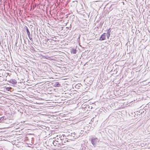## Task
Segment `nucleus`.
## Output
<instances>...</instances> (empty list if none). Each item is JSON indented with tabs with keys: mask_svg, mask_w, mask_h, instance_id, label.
I'll return each mask as SVG.
<instances>
[{
	"mask_svg": "<svg viewBox=\"0 0 150 150\" xmlns=\"http://www.w3.org/2000/svg\"><path fill=\"white\" fill-rule=\"evenodd\" d=\"M99 140L97 138L94 137L92 138L91 142L93 146H95L96 144L99 142Z\"/></svg>",
	"mask_w": 150,
	"mask_h": 150,
	"instance_id": "obj_1",
	"label": "nucleus"
},
{
	"mask_svg": "<svg viewBox=\"0 0 150 150\" xmlns=\"http://www.w3.org/2000/svg\"><path fill=\"white\" fill-rule=\"evenodd\" d=\"M106 33H104L103 34H102L99 39V40L100 41H103L104 40L106 39Z\"/></svg>",
	"mask_w": 150,
	"mask_h": 150,
	"instance_id": "obj_2",
	"label": "nucleus"
},
{
	"mask_svg": "<svg viewBox=\"0 0 150 150\" xmlns=\"http://www.w3.org/2000/svg\"><path fill=\"white\" fill-rule=\"evenodd\" d=\"M7 119L6 117L5 116H2L0 117V123L5 122V120Z\"/></svg>",
	"mask_w": 150,
	"mask_h": 150,
	"instance_id": "obj_3",
	"label": "nucleus"
},
{
	"mask_svg": "<svg viewBox=\"0 0 150 150\" xmlns=\"http://www.w3.org/2000/svg\"><path fill=\"white\" fill-rule=\"evenodd\" d=\"M9 82V83H12L13 84H16L17 83L15 79H10Z\"/></svg>",
	"mask_w": 150,
	"mask_h": 150,
	"instance_id": "obj_4",
	"label": "nucleus"
},
{
	"mask_svg": "<svg viewBox=\"0 0 150 150\" xmlns=\"http://www.w3.org/2000/svg\"><path fill=\"white\" fill-rule=\"evenodd\" d=\"M52 84L53 86L55 87H59L60 85V84L58 82H56L54 83H52Z\"/></svg>",
	"mask_w": 150,
	"mask_h": 150,
	"instance_id": "obj_5",
	"label": "nucleus"
},
{
	"mask_svg": "<svg viewBox=\"0 0 150 150\" xmlns=\"http://www.w3.org/2000/svg\"><path fill=\"white\" fill-rule=\"evenodd\" d=\"M77 51L74 48H72L71 50V52L73 54H76Z\"/></svg>",
	"mask_w": 150,
	"mask_h": 150,
	"instance_id": "obj_6",
	"label": "nucleus"
},
{
	"mask_svg": "<svg viewBox=\"0 0 150 150\" xmlns=\"http://www.w3.org/2000/svg\"><path fill=\"white\" fill-rule=\"evenodd\" d=\"M82 86V85L81 84H76L75 86V87L76 88H79L80 87H81Z\"/></svg>",
	"mask_w": 150,
	"mask_h": 150,
	"instance_id": "obj_7",
	"label": "nucleus"
},
{
	"mask_svg": "<svg viewBox=\"0 0 150 150\" xmlns=\"http://www.w3.org/2000/svg\"><path fill=\"white\" fill-rule=\"evenodd\" d=\"M103 23L102 22H100L99 24V25L98 26L97 28H101L103 25Z\"/></svg>",
	"mask_w": 150,
	"mask_h": 150,
	"instance_id": "obj_8",
	"label": "nucleus"
},
{
	"mask_svg": "<svg viewBox=\"0 0 150 150\" xmlns=\"http://www.w3.org/2000/svg\"><path fill=\"white\" fill-rule=\"evenodd\" d=\"M111 29L110 28L108 30L106 34H109V35H110V33L111 32Z\"/></svg>",
	"mask_w": 150,
	"mask_h": 150,
	"instance_id": "obj_9",
	"label": "nucleus"
},
{
	"mask_svg": "<svg viewBox=\"0 0 150 150\" xmlns=\"http://www.w3.org/2000/svg\"><path fill=\"white\" fill-rule=\"evenodd\" d=\"M85 108L87 109L88 108L89 109H91L92 108V107L89 106V105H86V106L85 107Z\"/></svg>",
	"mask_w": 150,
	"mask_h": 150,
	"instance_id": "obj_10",
	"label": "nucleus"
},
{
	"mask_svg": "<svg viewBox=\"0 0 150 150\" xmlns=\"http://www.w3.org/2000/svg\"><path fill=\"white\" fill-rule=\"evenodd\" d=\"M24 28L26 30L27 32L29 31L28 28L26 25L24 27Z\"/></svg>",
	"mask_w": 150,
	"mask_h": 150,
	"instance_id": "obj_11",
	"label": "nucleus"
},
{
	"mask_svg": "<svg viewBox=\"0 0 150 150\" xmlns=\"http://www.w3.org/2000/svg\"><path fill=\"white\" fill-rule=\"evenodd\" d=\"M51 39H52V40L54 41L55 42L56 41V38L55 37H52Z\"/></svg>",
	"mask_w": 150,
	"mask_h": 150,
	"instance_id": "obj_12",
	"label": "nucleus"
},
{
	"mask_svg": "<svg viewBox=\"0 0 150 150\" xmlns=\"http://www.w3.org/2000/svg\"><path fill=\"white\" fill-rule=\"evenodd\" d=\"M76 135L74 133H72L71 134V136L73 137H75Z\"/></svg>",
	"mask_w": 150,
	"mask_h": 150,
	"instance_id": "obj_13",
	"label": "nucleus"
},
{
	"mask_svg": "<svg viewBox=\"0 0 150 150\" xmlns=\"http://www.w3.org/2000/svg\"><path fill=\"white\" fill-rule=\"evenodd\" d=\"M27 33V34L28 36L29 37V38H30V31H29Z\"/></svg>",
	"mask_w": 150,
	"mask_h": 150,
	"instance_id": "obj_14",
	"label": "nucleus"
},
{
	"mask_svg": "<svg viewBox=\"0 0 150 150\" xmlns=\"http://www.w3.org/2000/svg\"><path fill=\"white\" fill-rule=\"evenodd\" d=\"M49 40H52V39H51V38H50V39L47 38V39L45 41V42H48Z\"/></svg>",
	"mask_w": 150,
	"mask_h": 150,
	"instance_id": "obj_15",
	"label": "nucleus"
},
{
	"mask_svg": "<svg viewBox=\"0 0 150 150\" xmlns=\"http://www.w3.org/2000/svg\"><path fill=\"white\" fill-rule=\"evenodd\" d=\"M110 35H109V34H107V38L108 39L110 37Z\"/></svg>",
	"mask_w": 150,
	"mask_h": 150,
	"instance_id": "obj_16",
	"label": "nucleus"
},
{
	"mask_svg": "<svg viewBox=\"0 0 150 150\" xmlns=\"http://www.w3.org/2000/svg\"><path fill=\"white\" fill-rule=\"evenodd\" d=\"M52 40H49V41L50 42H51L52 41Z\"/></svg>",
	"mask_w": 150,
	"mask_h": 150,
	"instance_id": "obj_17",
	"label": "nucleus"
},
{
	"mask_svg": "<svg viewBox=\"0 0 150 150\" xmlns=\"http://www.w3.org/2000/svg\"><path fill=\"white\" fill-rule=\"evenodd\" d=\"M29 38L30 39V40H32V38H30H30Z\"/></svg>",
	"mask_w": 150,
	"mask_h": 150,
	"instance_id": "obj_18",
	"label": "nucleus"
},
{
	"mask_svg": "<svg viewBox=\"0 0 150 150\" xmlns=\"http://www.w3.org/2000/svg\"><path fill=\"white\" fill-rule=\"evenodd\" d=\"M149 15L147 17L148 18H149Z\"/></svg>",
	"mask_w": 150,
	"mask_h": 150,
	"instance_id": "obj_19",
	"label": "nucleus"
},
{
	"mask_svg": "<svg viewBox=\"0 0 150 150\" xmlns=\"http://www.w3.org/2000/svg\"><path fill=\"white\" fill-rule=\"evenodd\" d=\"M110 132H112V131H111V130H110Z\"/></svg>",
	"mask_w": 150,
	"mask_h": 150,
	"instance_id": "obj_20",
	"label": "nucleus"
},
{
	"mask_svg": "<svg viewBox=\"0 0 150 150\" xmlns=\"http://www.w3.org/2000/svg\"><path fill=\"white\" fill-rule=\"evenodd\" d=\"M35 40H36L38 41V40H36V38L35 39Z\"/></svg>",
	"mask_w": 150,
	"mask_h": 150,
	"instance_id": "obj_21",
	"label": "nucleus"
},
{
	"mask_svg": "<svg viewBox=\"0 0 150 150\" xmlns=\"http://www.w3.org/2000/svg\"><path fill=\"white\" fill-rule=\"evenodd\" d=\"M35 40H36L38 41V40H36V38L35 39Z\"/></svg>",
	"mask_w": 150,
	"mask_h": 150,
	"instance_id": "obj_22",
	"label": "nucleus"
},
{
	"mask_svg": "<svg viewBox=\"0 0 150 150\" xmlns=\"http://www.w3.org/2000/svg\"><path fill=\"white\" fill-rule=\"evenodd\" d=\"M35 40H36L38 41V40H36V38L35 39Z\"/></svg>",
	"mask_w": 150,
	"mask_h": 150,
	"instance_id": "obj_23",
	"label": "nucleus"
},
{
	"mask_svg": "<svg viewBox=\"0 0 150 150\" xmlns=\"http://www.w3.org/2000/svg\"><path fill=\"white\" fill-rule=\"evenodd\" d=\"M30 26H33L32 25H31Z\"/></svg>",
	"mask_w": 150,
	"mask_h": 150,
	"instance_id": "obj_24",
	"label": "nucleus"
},
{
	"mask_svg": "<svg viewBox=\"0 0 150 150\" xmlns=\"http://www.w3.org/2000/svg\"><path fill=\"white\" fill-rule=\"evenodd\" d=\"M149 32H150L149 31Z\"/></svg>",
	"mask_w": 150,
	"mask_h": 150,
	"instance_id": "obj_25",
	"label": "nucleus"
},
{
	"mask_svg": "<svg viewBox=\"0 0 150 150\" xmlns=\"http://www.w3.org/2000/svg\"><path fill=\"white\" fill-rule=\"evenodd\" d=\"M148 129H147V130H148Z\"/></svg>",
	"mask_w": 150,
	"mask_h": 150,
	"instance_id": "obj_26",
	"label": "nucleus"
},
{
	"mask_svg": "<svg viewBox=\"0 0 150 150\" xmlns=\"http://www.w3.org/2000/svg\"><path fill=\"white\" fill-rule=\"evenodd\" d=\"M148 129H147V130H148Z\"/></svg>",
	"mask_w": 150,
	"mask_h": 150,
	"instance_id": "obj_27",
	"label": "nucleus"
}]
</instances>
